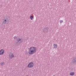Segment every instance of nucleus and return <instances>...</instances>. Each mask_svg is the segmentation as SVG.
<instances>
[{"label": "nucleus", "instance_id": "f257e3e1", "mask_svg": "<svg viewBox=\"0 0 76 76\" xmlns=\"http://www.w3.org/2000/svg\"><path fill=\"white\" fill-rule=\"evenodd\" d=\"M28 51L29 54L32 55V54H33L34 53H36L37 49H35V47H31L29 49Z\"/></svg>", "mask_w": 76, "mask_h": 76}, {"label": "nucleus", "instance_id": "f03ea898", "mask_svg": "<svg viewBox=\"0 0 76 76\" xmlns=\"http://www.w3.org/2000/svg\"><path fill=\"white\" fill-rule=\"evenodd\" d=\"M34 63L32 62H31L28 64V67L29 68H32V67H34Z\"/></svg>", "mask_w": 76, "mask_h": 76}, {"label": "nucleus", "instance_id": "7ed1b4c3", "mask_svg": "<svg viewBox=\"0 0 76 76\" xmlns=\"http://www.w3.org/2000/svg\"><path fill=\"white\" fill-rule=\"evenodd\" d=\"M19 43H22V42H23V40L21 38H19L17 40V42H16V45H18V42Z\"/></svg>", "mask_w": 76, "mask_h": 76}, {"label": "nucleus", "instance_id": "20e7f679", "mask_svg": "<svg viewBox=\"0 0 76 76\" xmlns=\"http://www.w3.org/2000/svg\"><path fill=\"white\" fill-rule=\"evenodd\" d=\"M7 22H8V23L9 22V19H7V20H4L3 21V23L4 24H6Z\"/></svg>", "mask_w": 76, "mask_h": 76}, {"label": "nucleus", "instance_id": "39448f33", "mask_svg": "<svg viewBox=\"0 0 76 76\" xmlns=\"http://www.w3.org/2000/svg\"><path fill=\"white\" fill-rule=\"evenodd\" d=\"M4 53V50L2 49L0 51V55H3Z\"/></svg>", "mask_w": 76, "mask_h": 76}, {"label": "nucleus", "instance_id": "423d86ee", "mask_svg": "<svg viewBox=\"0 0 76 76\" xmlns=\"http://www.w3.org/2000/svg\"><path fill=\"white\" fill-rule=\"evenodd\" d=\"M53 47L54 48H57V45L56 44H53Z\"/></svg>", "mask_w": 76, "mask_h": 76}, {"label": "nucleus", "instance_id": "0eeeda50", "mask_svg": "<svg viewBox=\"0 0 76 76\" xmlns=\"http://www.w3.org/2000/svg\"><path fill=\"white\" fill-rule=\"evenodd\" d=\"M4 62L3 61L1 63V66H3L5 65Z\"/></svg>", "mask_w": 76, "mask_h": 76}, {"label": "nucleus", "instance_id": "6e6552de", "mask_svg": "<svg viewBox=\"0 0 76 76\" xmlns=\"http://www.w3.org/2000/svg\"><path fill=\"white\" fill-rule=\"evenodd\" d=\"M70 75L71 76H73L75 75V72H71L70 73Z\"/></svg>", "mask_w": 76, "mask_h": 76}, {"label": "nucleus", "instance_id": "1a4fd4ad", "mask_svg": "<svg viewBox=\"0 0 76 76\" xmlns=\"http://www.w3.org/2000/svg\"><path fill=\"white\" fill-rule=\"evenodd\" d=\"M73 61L74 62V63L76 62V57L74 58L73 60Z\"/></svg>", "mask_w": 76, "mask_h": 76}, {"label": "nucleus", "instance_id": "9d476101", "mask_svg": "<svg viewBox=\"0 0 76 76\" xmlns=\"http://www.w3.org/2000/svg\"><path fill=\"white\" fill-rule=\"evenodd\" d=\"M30 19L31 20H33L34 19V17H33L32 16H30Z\"/></svg>", "mask_w": 76, "mask_h": 76}, {"label": "nucleus", "instance_id": "9b49d317", "mask_svg": "<svg viewBox=\"0 0 76 76\" xmlns=\"http://www.w3.org/2000/svg\"><path fill=\"white\" fill-rule=\"evenodd\" d=\"M10 56H11V58L12 57H14V55L12 53L11 54H10Z\"/></svg>", "mask_w": 76, "mask_h": 76}, {"label": "nucleus", "instance_id": "f8f14e48", "mask_svg": "<svg viewBox=\"0 0 76 76\" xmlns=\"http://www.w3.org/2000/svg\"><path fill=\"white\" fill-rule=\"evenodd\" d=\"M60 23H63V20H60Z\"/></svg>", "mask_w": 76, "mask_h": 76}, {"label": "nucleus", "instance_id": "ddd939ff", "mask_svg": "<svg viewBox=\"0 0 76 76\" xmlns=\"http://www.w3.org/2000/svg\"><path fill=\"white\" fill-rule=\"evenodd\" d=\"M14 39H17V37H16V36L14 37Z\"/></svg>", "mask_w": 76, "mask_h": 76}]
</instances>
